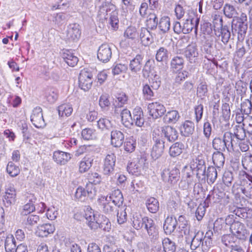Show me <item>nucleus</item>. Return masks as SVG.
<instances>
[{"label": "nucleus", "instance_id": "obj_14", "mask_svg": "<svg viewBox=\"0 0 252 252\" xmlns=\"http://www.w3.org/2000/svg\"><path fill=\"white\" fill-rule=\"evenodd\" d=\"M53 158L57 164L64 165L71 159V156L68 153L58 151L54 152Z\"/></svg>", "mask_w": 252, "mask_h": 252}, {"label": "nucleus", "instance_id": "obj_42", "mask_svg": "<svg viewBox=\"0 0 252 252\" xmlns=\"http://www.w3.org/2000/svg\"><path fill=\"white\" fill-rule=\"evenodd\" d=\"M146 206L150 212L155 213L158 210L159 203L157 199L151 197L147 200Z\"/></svg>", "mask_w": 252, "mask_h": 252}, {"label": "nucleus", "instance_id": "obj_31", "mask_svg": "<svg viewBox=\"0 0 252 252\" xmlns=\"http://www.w3.org/2000/svg\"><path fill=\"white\" fill-rule=\"evenodd\" d=\"M63 58L66 63L71 66H74L78 62V58L69 50H67L63 53Z\"/></svg>", "mask_w": 252, "mask_h": 252}, {"label": "nucleus", "instance_id": "obj_58", "mask_svg": "<svg viewBox=\"0 0 252 252\" xmlns=\"http://www.w3.org/2000/svg\"><path fill=\"white\" fill-rule=\"evenodd\" d=\"M87 196L91 199H93L96 194V190L94 184L89 182L87 184L85 188Z\"/></svg>", "mask_w": 252, "mask_h": 252}, {"label": "nucleus", "instance_id": "obj_49", "mask_svg": "<svg viewBox=\"0 0 252 252\" xmlns=\"http://www.w3.org/2000/svg\"><path fill=\"white\" fill-rule=\"evenodd\" d=\"M97 125L98 128L102 130L105 129L109 130L112 127V124L111 122L109 119L105 118H100L97 121Z\"/></svg>", "mask_w": 252, "mask_h": 252}, {"label": "nucleus", "instance_id": "obj_24", "mask_svg": "<svg viewBox=\"0 0 252 252\" xmlns=\"http://www.w3.org/2000/svg\"><path fill=\"white\" fill-rule=\"evenodd\" d=\"M108 200L111 202L115 206H120L123 202V196L121 191L119 189H116L112 191L110 195L108 197Z\"/></svg>", "mask_w": 252, "mask_h": 252}, {"label": "nucleus", "instance_id": "obj_32", "mask_svg": "<svg viewBox=\"0 0 252 252\" xmlns=\"http://www.w3.org/2000/svg\"><path fill=\"white\" fill-rule=\"evenodd\" d=\"M158 18L157 15L154 13H150L147 18L146 21L147 29L154 30L157 29L158 24Z\"/></svg>", "mask_w": 252, "mask_h": 252}, {"label": "nucleus", "instance_id": "obj_45", "mask_svg": "<svg viewBox=\"0 0 252 252\" xmlns=\"http://www.w3.org/2000/svg\"><path fill=\"white\" fill-rule=\"evenodd\" d=\"M184 145L182 143L177 142L173 144L170 148L169 154L171 157H176L182 153Z\"/></svg>", "mask_w": 252, "mask_h": 252}, {"label": "nucleus", "instance_id": "obj_62", "mask_svg": "<svg viewBox=\"0 0 252 252\" xmlns=\"http://www.w3.org/2000/svg\"><path fill=\"white\" fill-rule=\"evenodd\" d=\"M152 75L154 76L153 78H151L150 81V86H151L153 90H155L156 92L159 88L160 86V81L159 80V77L157 74L152 73Z\"/></svg>", "mask_w": 252, "mask_h": 252}, {"label": "nucleus", "instance_id": "obj_47", "mask_svg": "<svg viewBox=\"0 0 252 252\" xmlns=\"http://www.w3.org/2000/svg\"><path fill=\"white\" fill-rule=\"evenodd\" d=\"M99 105L102 111H108L110 106L109 96L106 94H102L99 99Z\"/></svg>", "mask_w": 252, "mask_h": 252}, {"label": "nucleus", "instance_id": "obj_1", "mask_svg": "<svg viewBox=\"0 0 252 252\" xmlns=\"http://www.w3.org/2000/svg\"><path fill=\"white\" fill-rule=\"evenodd\" d=\"M85 217L88 221V225L91 229H96L98 226L103 227V224H107L108 219L103 215L94 214L90 206H87L85 210Z\"/></svg>", "mask_w": 252, "mask_h": 252}, {"label": "nucleus", "instance_id": "obj_35", "mask_svg": "<svg viewBox=\"0 0 252 252\" xmlns=\"http://www.w3.org/2000/svg\"><path fill=\"white\" fill-rule=\"evenodd\" d=\"M163 252H175L176 250V245L173 241L168 238H165L162 240Z\"/></svg>", "mask_w": 252, "mask_h": 252}, {"label": "nucleus", "instance_id": "obj_54", "mask_svg": "<svg viewBox=\"0 0 252 252\" xmlns=\"http://www.w3.org/2000/svg\"><path fill=\"white\" fill-rule=\"evenodd\" d=\"M198 25H195L194 23L188 22L185 20V22L183 24L184 29V33L187 34L189 33L194 29V32L196 34L197 32V28Z\"/></svg>", "mask_w": 252, "mask_h": 252}, {"label": "nucleus", "instance_id": "obj_55", "mask_svg": "<svg viewBox=\"0 0 252 252\" xmlns=\"http://www.w3.org/2000/svg\"><path fill=\"white\" fill-rule=\"evenodd\" d=\"M124 36L129 39H134L138 36L137 29L134 27H128L124 32Z\"/></svg>", "mask_w": 252, "mask_h": 252}, {"label": "nucleus", "instance_id": "obj_25", "mask_svg": "<svg viewBox=\"0 0 252 252\" xmlns=\"http://www.w3.org/2000/svg\"><path fill=\"white\" fill-rule=\"evenodd\" d=\"M143 57L139 55H137L129 63V68L132 72L137 73L141 69L142 67Z\"/></svg>", "mask_w": 252, "mask_h": 252}, {"label": "nucleus", "instance_id": "obj_15", "mask_svg": "<svg viewBox=\"0 0 252 252\" xmlns=\"http://www.w3.org/2000/svg\"><path fill=\"white\" fill-rule=\"evenodd\" d=\"M124 134L121 131L112 130L111 132V144L115 147H120L124 143Z\"/></svg>", "mask_w": 252, "mask_h": 252}, {"label": "nucleus", "instance_id": "obj_9", "mask_svg": "<svg viewBox=\"0 0 252 252\" xmlns=\"http://www.w3.org/2000/svg\"><path fill=\"white\" fill-rule=\"evenodd\" d=\"M116 162V157L113 153L108 154L104 159L103 172L104 175H109L114 171Z\"/></svg>", "mask_w": 252, "mask_h": 252}, {"label": "nucleus", "instance_id": "obj_43", "mask_svg": "<svg viewBox=\"0 0 252 252\" xmlns=\"http://www.w3.org/2000/svg\"><path fill=\"white\" fill-rule=\"evenodd\" d=\"M223 13L224 15L228 18L238 17L236 16L237 12L235 7L228 3H226L224 5L223 7Z\"/></svg>", "mask_w": 252, "mask_h": 252}, {"label": "nucleus", "instance_id": "obj_4", "mask_svg": "<svg viewBox=\"0 0 252 252\" xmlns=\"http://www.w3.org/2000/svg\"><path fill=\"white\" fill-rule=\"evenodd\" d=\"M180 172L176 167L170 170L164 169L161 173L162 180L168 184L173 186L179 180Z\"/></svg>", "mask_w": 252, "mask_h": 252}, {"label": "nucleus", "instance_id": "obj_22", "mask_svg": "<svg viewBox=\"0 0 252 252\" xmlns=\"http://www.w3.org/2000/svg\"><path fill=\"white\" fill-rule=\"evenodd\" d=\"M178 221L175 218L168 217L165 220L163 224V229L167 234H170L176 227Z\"/></svg>", "mask_w": 252, "mask_h": 252}, {"label": "nucleus", "instance_id": "obj_41", "mask_svg": "<svg viewBox=\"0 0 252 252\" xmlns=\"http://www.w3.org/2000/svg\"><path fill=\"white\" fill-rule=\"evenodd\" d=\"M212 159L214 164L219 168L223 166L225 161L223 154L221 152L219 151L213 154Z\"/></svg>", "mask_w": 252, "mask_h": 252}, {"label": "nucleus", "instance_id": "obj_19", "mask_svg": "<svg viewBox=\"0 0 252 252\" xmlns=\"http://www.w3.org/2000/svg\"><path fill=\"white\" fill-rule=\"evenodd\" d=\"M161 131L165 137L170 142L175 141L178 137L177 130L171 126H168L163 127Z\"/></svg>", "mask_w": 252, "mask_h": 252}, {"label": "nucleus", "instance_id": "obj_44", "mask_svg": "<svg viewBox=\"0 0 252 252\" xmlns=\"http://www.w3.org/2000/svg\"><path fill=\"white\" fill-rule=\"evenodd\" d=\"M223 140L225 149L230 151L233 150V135L230 132H226L224 133Z\"/></svg>", "mask_w": 252, "mask_h": 252}, {"label": "nucleus", "instance_id": "obj_6", "mask_svg": "<svg viewBox=\"0 0 252 252\" xmlns=\"http://www.w3.org/2000/svg\"><path fill=\"white\" fill-rule=\"evenodd\" d=\"M148 109L150 115L154 119L160 117L166 112L164 105L158 102L150 103L148 105Z\"/></svg>", "mask_w": 252, "mask_h": 252}, {"label": "nucleus", "instance_id": "obj_10", "mask_svg": "<svg viewBox=\"0 0 252 252\" xmlns=\"http://www.w3.org/2000/svg\"><path fill=\"white\" fill-rule=\"evenodd\" d=\"M16 190L13 186H10L6 189L5 194L3 197V205L8 208L15 204L16 201Z\"/></svg>", "mask_w": 252, "mask_h": 252}, {"label": "nucleus", "instance_id": "obj_59", "mask_svg": "<svg viewBox=\"0 0 252 252\" xmlns=\"http://www.w3.org/2000/svg\"><path fill=\"white\" fill-rule=\"evenodd\" d=\"M167 50L163 47H160L157 52L156 59L158 62H163L167 59Z\"/></svg>", "mask_w": 252, "mask_h": 252}, {"label": "nucleus", "instance_id": "obj_50", "mask_svg": "<svg viewBox=\"0 0 252 252\" xmlns=\"http://www.w3.org/2000/svg\"><path fill=\"white\" fill-rule=\"evenodd\" d=\"M6 171L9 175L13 177L17 176L20 172L19 166H16L11 161L8 163Z\"/></svg>", "mask_w": 252, "mask_h": 252}, {"label": "nucleus", "instance_id": "obj_2", "mask_svg": "<svg viewBox=\"0 0 252 252\" xmlns=\"http://www.w3.org/2000/svg\"><path fill=\"white\" fill-rule=\"evenodd\" d=\"M248 28L247 18L245 14H242L240 17L233 19L231 23L232 36L233 37L238 34V39L245 35Z\"/></svg>", "mask_w": 252, "mask_h": 252}, {"label": "nucleus", "instance_id": "obj_40", "mask_svg": "<svg viewBox=\"0 0 252 252\" xmlns=\"http://www.w3.org/2000/svg\"><path fill=\"white\" fill-rule=\"evenodd\" d=\"M58 111L59 116L68 117L72 114L73 108L69 104H63L58 107Z\"/></svg>", "mask_w": 252, "mask_h": 252}, {"label": "nucleus", "instance_id": "obj_61", "mask_svg": "<svg viewBox=\"0 0 252 252\" xmlns=\"http://www.w3.org/2000/svg\"><path fill=\"white\" fill-rule=\"evenodd\" d=\"M116 14L117 13L115 11H113L109 19L111 28L114 31L117 30L119 28V20Z\"/></svg>", "mask_w": 252, "mask_h": 252}, {"label": "nucleus", "instance_id": "obj_28", "mask_svg": "<svg viewBox=\"0 0 252 252\" xmlns=\"http://www.w3.org/2000/svg\"><path fill=\"white\" fill-rule=\"evenodd\" d=\"M94 159L90 156L84 157L79 163V171L84 173L87 171L92 166Z\"/></svg>", "mask_w": 252, "mask_h": 252}, {"label": "nucleus", "instance_id": "obj_29", "mask_svg": "<svg viewBox=\"0 0 252 252\" xmlns=\"http://www.w3.org/2000/svg\"><path fill=\"white\" fill-rule=\"evenodd\" d=\"M203 239V232L198 231L194 233L192 239H191L190 242H189L188 244H190V247L192 249H196L200 247L201 242Z\"/></svg>", "mask_w": 252, "mask_h": 252}, {"label": "nucleus", "instance_id": "obj_33", "mask_svg": "<svg viewBox=\"0 0 252 252\" xmlns=\"http://www.w3.org/2000/svg\"><path fill=\"white\" fill-rule=\"evenodd\" d=\"M186 57L190 63L194 62V58L198 57V53L196 47L193 45H189L187 46L185 52Z\"/></svg>", "mask_w": 252, "mask_h": 252}, {"label": "nucleus", "instance_id": "obj_60", "mask_svg": "<svg viewBox=\"0 0 252 252\" xmlns=\"http://www.w3.org/2000/svg\"><path fill=\"white\" fill-rule=\"evenodd\" d=\"M252 110V104L249 99H246L241 103V110L246 115L251 113Z\"/></svg>", "mask_w": 252, "mask_h": 252}, {"label": "nucleus", "instance_id": "obj_26", "mask_svg": "<svg viewBox=\"0 0 252 252\" xmlns=\"http://www.w3.org/2000/svg\"><path fill=\"white\" fill-rule=\"evenodd\" d=\"M128 100V97L124 93H121L116 96V99L114 103L115 110L114 113L118 114V108H121L124 106V104L126 103Z\"/></svg>", "mask_w": 252, "mask_h": 252}, {"label": "nucleus", "instance_id": "obj_38", "mask_svg": "<svg viewBox=\"0 0 252 252\" xmlns=\"http://www.w3.org/2000/svg\"><path fill=\"white\" fill-rule=\"evenodd\" d=\"M184 64L183 58L179 56H176L171 61V68L173 71H178L183 68Z\"/></svg>", "mask_w": 252, "mask_h": 252}, {"label": "nucleus", "instance_id": "obj_3", "mask_svg": "<svg viewBox=\"0 0 252 252\" xmlns=\"http://www.w3.org/2000/svg\"><path fill=\"white\" fill-rule=\"evenodd\" d=\"M153 146L151 151V156L154 159L160 157L164 151V142L159 130H154L152 133Z\"/></svg>", "mask_w": 252, "mask_h": 252}, {"label": "nucleus", "instance_id": "obj_11", "mask_svg": "<svg viewBox=\"0 0 252 252\" xmlns=\"http://www.w3.org/2000/svg\"><path fill=\"white\" fill-rule=\"evenodd\" d=\"M232 233L239 239H245L246 238V229L243 224L239 221H234L230 228Z\"/></svg>", "mask_w": 252, "mask_h": 252}, {"label": "nucleus", "instance_id": "obj_8", "mask_svg": "<svg viewBox=\"0 0 252 252\" xmlns=\"http://www.w3.org/2000/svg\"><path fill=\"white\" fill-rule=\"evenodd\" d=\"M31 120L36 127L41 128L45 126L42 109L40 107H36L33 110L31 116Z\"/></svg>", "mask_w": 252, "mask_h": 252}, {"label": "nucleus", "instance_id": "obj_17", "mask_svg": "<svg viewBox=\"0 0 252 252\" xmlns=\"http://www.w3.org/2000/svg\"><path fill=\"white\" fill-rule=\"evenodd\" d=\"M81 35V32L79 25L76 24L70 25L66 31V37L71 40H75L79 39Z\"/></svg>", "mask_w": 252, "mask_h": 252}, {"label": "nucleus", "instance_id": "obj_56", "mask_svg": "<svg viewBox=\"0 0 252 252\" xmlns=\"http://www.w3.org/2000/svg\"><path fill=\"white\" fill-rule=\"evenodd\" d=\"M144 218L141 215L136 214L133 216L132 220V224L134 228L137 230H139L143 227Z\"/></svg>", "mask_w": 252, "mask_h": 252}, {"label": "nucleus", "instance_id": "obj_18", "mask_svg": "<svg viewBox=\"0 0 252 252\" xmlns=\"http://www.w3.org/2000/svg\"><path fill=\"white\" fill-rule=\"evenodd\" d=\"M133 116L132 118V125L141 127L144 123L143 113L140 107H137L133 110Z\"/></svg>", "mask_w": 252, "mask_h": 252}, {"label": "nucleus", "instance_id": "obj_53", "mask_svg": "<svg viewBox=\"0 0 252 252\" xmlns=\"http://www.w3.org/2000/svg\"><path fill=\"white\" fill-rule=\"evenodd\" d=\"M200 18L197 17L195 12L192 10H189L187 15L185 16V20L194 23L195 25H198Z\"/></svg>", "mask_w": 252, "mask_h": 252}, {"label": "nucleus", "instance_id": "obj_27", "mask_svg": "<svg viewBox=\"0 0 252 252\" xmlns=\"http://www.w3.org/2000/svg\"><path fill=\"white\" fill-rule=\"evenodd\" d=\"M139 36L142 44L144 46H148L153 42L152 36L147 28H141Z\"/></svg>", "mask_w": 252, "mask_h": 252}, {"label": "nucleus", "instance_id": "obj_39", "mask_svg": "<svg viewBox=\"0 0 252 252\" xmlns=\"http://www.w3.org/2000/svg\"><path fill=\"white\" fill-rule=\"evenodd\" d=\"M16 241L12 235H8L5 240L4 247L6 252H13L15 250Z\"/></svg>", "mask_w": 252, "mask_h": 252}, {"label": "nucleus", "instance_id": "obj_52", "mask_svg": "<svg viewBox=\"0 0 252 252\" xmlns=\"http://www.w3.org/2000/svg\"><path fill=\"white\" fill-rule=\"evenodd\" d=\"M156 92V91L153 90L148 84H146L143 87V94L145 98L147 100H151L154 96Z\"/></svg>", "mask_w": 252, "mask_h": 252}, {"label": "nucleus", "instance_id": "obj_30", "mask_svg": "<svg viewBox=\"0 0 252 252\" xmlns=\"http://www.w3.org/2000/svg\"><path fill=\"white\" fill-rule=\"evenodd\" d=\"M183 180L188 184H192L194 182V172L192 166H185L183 169Z\"/></svg>", "mask_w": 252, "mask_h": 252}, {"label": "nucleus", "instance_id": "obj_5", "mask_svg": "<svg viewBox=\"0 0 252 252\" xmlns=\"http://www.w3.org/2000/svg\"><path fill=\"white\" fill-rule=\"evenodd\" d=\"M93 75L91 72L88 71L87 69L82 70L79 76V87L84 91L89 90L92 86Z\"/></svg>", "mask_w": 252, "mask_h": 252}, {"label": "nucleus", "instance_id": "obj_36", "mask_svg": "<svg viewBox=\"0 0 252 252\" xmlns=\"http://www.w3.org/2000/svg\"><path fill=\"white\" fill-rule=\"evenodd\" d=\"M180 116L177 110L168 111L164 117V120L168 123L175 124L179 119Z\"/></svg>", "mask_w": 252, "mask_h": 252}, {"label": "nucleus", "instance_id": "obj_23", "mask_svg": "<svg viewBox=\"0 0 252 252\" xmlns=\"http://www.w3.org/2000/svg\"><path fill=\"white\" fill-rule=\"evenodd\" d=\"M170 19L168 16L162 17L158 21V27L160 33H167L170 29Z\"/></svg>", "mask_w": 252, "mask_h": 252}, {"label": "nucleus", "instance_id": "obj_13", "mask_svg": "<svg viewBox=\"0 0 252 252\" xmlns=\"http://www.w3.org/2000/svg\"><path fill=\"white\" fill-rule=\"evenodd\" d=\"M98 205L102 211L107 214H112L115 208L112 203L108 200L107 196H102L97 200Z\"/></svg>", "mask_w": 252, "mask_h": 252}, {"label": "nucleus", "instance_id": "obj_37", "mask_svg": "<svg viewBox=\"0 0 252 252\" xmlns=\"http://www.w3.org/2000/svg\"><path fill=\"white\" fill-rule=\"evenodd\" d=\"M143 226L146 229L149 235L156 233V227L153 220L148 217H144Z\"/></svg>", "mask_w": 252, "mask_h": 252}, {"label": "nucleus", "instance_id": "obj_20", "mask_svg": "<svg viewBox=\"0 0 252 252\" xmlns=\"http://www.w3.org/2000/svg\"><path fill=\"white\" fill-rule=\"evenodd\" d=\"M220 22L221 23V28L220 32L218 31L217 32L216 31H215V34L217 36H221V41L224 43V44L226 45L228 42L230 38V32L228 30V28L227 26H222V18H220Z\"/></svg>", "mask_w": 252, "mask_h": 252}, {"label": "nucleus", "instance_id": "obj_46", "mask_svg": "<svg viewBox=\"0 0 252 252\" xmlns=\"http://www.w3.org/2000/svg\"><path fill=\"white\" fill-rule=\"evenodd\" d=\"M235 136L239 140H243L246 137V130L241 125H236L234 128Z\"/></svg>", "mask_w": 252, "mask_h": 252}, {"label": "nucleus", "instance_id": "obj_21", "mask_svg": "<svg viewBox=\"0 0 252 252\" xmlns=\"http://www.w3.org/2000/svg\"><path fill=\"white\" fill-rule=\"evenodd\" d=\"M194 131V123L189 120L185 121L180 127L181 133L185 136H189L193 134Z\"/></svg>", "mask_w": 252, "mask_h": 252}, {"label": "nucleus", "instance_id": "obj_57", "mask_svg": "<svg viewBox=\"0 0 252 252\" xmlns=\"http://www.w3.org/2000/svg\"><path fill=\"white\" fill-rule=\"evenodd\" d=\"M213 147L214 149L219 152H223L225 150L223 139L216 137L213 141Z\"/></svg>", "mask_w": 252, "mask_h": 252}, {"label": "nucleus", "instance_id": "obj_51", "mask_svg": "<svg viewBox=\"0 0 252 252\" xmlns=\"http://www.w3.org/2000/svg\"><path fill=\"white\" fill-rule=\"evenodd\" d=\"M178 222L179 223V232L182 236H183V232L185 230L190 228V225L188 221L183 216H180L178 218Z\"/></svg>", "mask_w": 252, "mask_h": 252}, {"label": "nucleus", "instance_id": "obj_48", "mask_svg": "<svg viewBox=\"0 0 252 252\" xmlns=\"http://www.w3.org/2000/svg\"><path fill=\"white\" fill-rule=\"evenodd\" d=\"M217 171L213 166H209L207 169V177L208 183H214L217 178Z\"/></svg>", "mask_w": 252, "mask_h": 252}, {"label": "nucleus", "instance_id": "obj_16", "mask_svg": "<svg viewBox=\"0 0 252 252\" xmlns=\"http://www.w3.org/2000/svg\"><path fill=\"white\" fill-rule=\"evenodd\" d=\"M55 230V226L50 223H45L37 226L36 234L39 237H47L53 233Z\"/></svg>", "mask_w": 252, "mask_h": 252}, {"label": "nucleus", "instance_id": "obj_7", "mask_svg": "<svg viewBox=\"0 0 252 252\" xmlns=\"http://www.w3.org/2000/svg\"><path fill=\"white\" fill-rule=\"evenodd\" d=\"M112 54L111 46L108 44H103L98 49L97 57L100 61L107 63L111 58Z\"/></svg>", "mask_w": 252, "mask_h": 252}, {"label": "nucleus", "instance_id": "obj_12", "mask_svg": "<svg viewBox=\"0 0 252 252\" xmlns=\"http://www.w3.org/2000/svg\"><path fill=\"white\" fill-rule=\"evenodd\" d=\"M194 164H192L193 168H196V176L200 178L201 176H205L206 164L204 157L202 156H198L194 160Z\"/></svg>", "mask_w": 252, "mask_h": 252}, {"label": "nucleus", "instance_id": "obj_34", "mask_svg": "<svg viewBox=\"0 0 252 252\" xmlns=\"http://www.w3.org/2000/svg\"><path fill=\"white\" fill-rule=\"evenodd\" d=\"M121 115L122 122L126 127H128L132 125V117L128 109H123L121 113Z\"/></svg>", "mask_w": 252, "mask_h": 252}, {"label": "nucleus", "instance_id": "obj_64", "mask_svg": "<svg viewBox=\"0 0 252 252\" xmlns=\"http://www.w3.org/2000/svg\"><path fill=\"white\" fill-rule=\"evenodd\" d=\"M142 168V167L139 163H131L128 166L129 172L136 176L140 174Z\"/></svg>", "mask_w": 252, "mask_h": 252}, {"label": "nucleus", "instance_id": "obj_63", "mask_svg": "<svg viewBox=\"0 0 252 252\" xmlns=\"http://www.w3.org/2000/svg\"><path fill=\"white\" fill-rule=\"evenodd\" d=\"M45 96L47 101L51 103H54L58 98L57 94L52 89H49L46 91Z\"/></svg>", "mask_w": 252, "mask_h": 252}]
</instances>
